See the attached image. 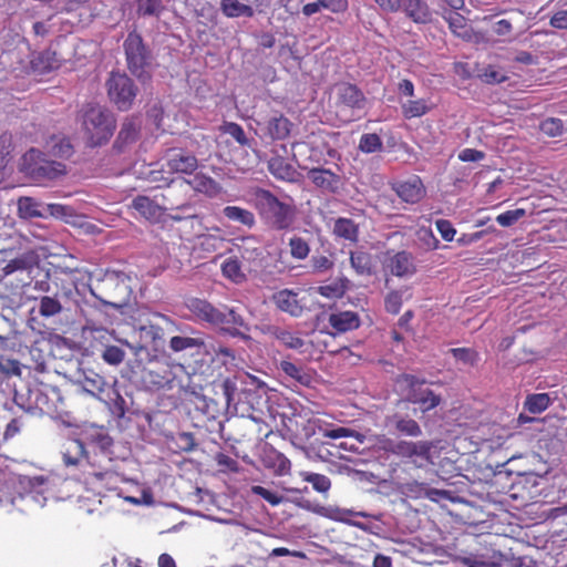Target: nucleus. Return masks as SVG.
<instances>
[{
	"label": "nucleus",
	"mask_w": 567,
	"mask_h": 567,
	"mask_svg": "<svg viewBox=\"0 0 567 567\" xmlns=\"http://www.w3.org/2000/svg\"><path fill=\"white\" fill-rule=\"evenodd\" d=\"M184 305L195 320L220 327L231 337L249 338L246 334L249 331V324L235 308L228 306L217 308L208 300L197 297L186 298Z\"/></svg>",
	"instance_id": "f257e3e1"
},
{
	"label": "nucleus",
	"mask_w": 567,
	"mask_h": 567,
	"mask_svg": "<svg viewBox=\"0 0 567 567\" xmlns=\"http://www.w3.org/2000/svg\"><path fill=\"white\" fill-rule=\"evenodd\" d=\"M254 206L261 221L271 230L284 231L292 228L298 209L292 200H280L270 190L257 187L254 193Z\"/></svg>",
	"instance_id": "f03ea898"
},
{
	"label": "nucleus",
	"mask_w": 567,
	"mask_h": 567,
	"mask_svg": "<svg viewBox=\"0 0 567 567\" xmlns=\"http://www.w3.org/2000/svg\"><path fill=\"white\" fill-rule=\"evenodd\" d=\"M82 124L91 146L106 143L114 133L115 117L99 104H87L83 110Z\"/></svg>",
	"instance_id": "7ed1b4c3"
},
{
	"label": "nucleus",
	"mask_w": 567,
	"mask_h": 567,
	"mask_svg": "<svg viewBox=\"0 0 567 567\" xmlns=\"http://www.w3.org/2000/svg\"><path fill=\"white\" fill-rule=\"evenodd\" d=\"M22 172L38 184L55 181L66 174V166L48 159L39 150L31 148L22 157Z\"/></svg>",
	"instance_id": "20e7f679"
},
{
	"label": "nucleus",
	"mask_w": 567,
	"mask_h": 567,
	"mask_svg": "<svg viewBox=\"0 0 567 567\" xmlns=\"http://www.w3.org/2000/svg\"><path fill=\"white\" fill-rule=\"evenodd\" d=\"M395 384L399 386L401 394L405 396L401 401L406 402L408 405L410 403L419 404L424 413L435 409L441 403L440 395L429 388H423L424 379L403 373L395 378Z\"/></svg>",
	"instance_id": "39448f33"
},
{
	"label": "nucleus",
	"mask_w": 567,
	"mask_h": 567,
	"mask_svg": "<svg viewBox=\"0 0 567 567\" xmlns=\"http://www.w3.org/2000/svg\"><path fill=\"white\" fill-rule=\"evenodd\" d=\"M126 64L130 72L138 79L146 74L151 64L152 53L143 38L135 30L131 31L123 43Z\"/></svg>",
	"instance_id": "423d86ee"
},
{
	"label": "nucleus",
	"mask_w": 567,
	"mask_h": 567,
	"mask_svg": "<svg viewBox=\"0 0 567 567\" xmlns=\"http://www.w3.org/2000/svg\"><path fill=\"white\" fill-rule=\"evenodd\" d=\"M158 196L165 212H188L194 207L190 187L186 178L169 181Z\"/></svg>",
	"instance_id": "0eeeda50"
},
{
	"label": "nucleus",
	"mask_w": 567,
	"mask_h": 567,
	"mask_svg": "<svg viewBox=\"0 0 567 567\" xmlns=\"http://www.w3.org/2000/svg\"><path fill=\"white\" fill-rule=\"evenodd\" d=\"M110 100L120 111H127L132 107L137 94V87L133 80L124 73L112 72L106 81Z\"/></svg>",
	"instance_id": "6e6552de"
},
{
	"label": "nucleus",
	"mask_w": 567,
	"mask_h": 567,
	"mask_svg": "<svg viewBox=\"0 0 567 567\" xmlns=\"http://www.w3.org/2000/svg\"><path fill=\"white\" fill-rule=\"evenodd\" d=\"M395 406V411L385 416V426L390 427L399 435L410 437L421 436V425L410 414V410H412L413 414H416V409H410V405L404 401H398Z\"/></svg>",
	"instance_id": "1a4fd4ad"
},
{
	"label": "nucleus",
	"mask_w": 567,
	"mask_h": 567,
	"mask_svg": "<svg viewBox=\"0 0 567 567\" xmlns=\"http://www.w3.org/2000/svg\"><path fill=\"white\" fill-rule=\"evenodd\" d=\"M432 447L433 445L429 441H399L392 447V453L410 458L415 466L422 467L431 461Z\"/></svg>",
	"instance_id": "9d476101"
},
{
	"label": "nucleus",
	"mask_w": 567,
	"mask_h": 567,
	"mask_svg": "<svg viewBox=\"0 0 567 567\" xmlns=\"http://www.w3.org/2000/svg\"><path fill=\"white\" fill-rule=\"evenodd\" d=\"M131 207L152 224H159L166 220L165 207H163L158 194H155L153 197L137 195L133 198Z\"/></svg>",
	"instance_id": "9b49d317"
},
{
	"label": "nucleus",
	"mask_w": 567,
	"mask_h": 567,
	"mask_svg": "<svg viewBox=\"0 0 567 567\" xmlns=\"http://www.w3.org/2000/svg\"><path fill=\"white\" fill-rule=\"evenodd\" d=\"M164 161V166H166L169 174L192 175L198 168L197 157L181 148L168 150Z\"/></svg>",
	"instance_id": "f8f14e48"
},
{
	"label": "nucleus",
	"mask_w": 567,
	"mask_h": 567,
	"mask_svg": "<svg viewBox=\"0 0 567 567\" xmlns=\"http://www.w3.org/2000/svg\"><path fill=\"white\" fill-rule=\"evenodd\" d=\"M307 169V178L321 192L337 194L342 187L340 174L323 167H303Z\"/></svg>",
	"instance_id": "ddd939ff"
},
{
	"label": "nucleus",
	"mask_w": 567,
	"mask_h": 567,
	"mask_svg": "<svg viewBox=\"0 0 567 567\" xmlns=\"http://www.w3.org/2000/svg\"><path fill=\"white\" fill-rule=\"evenodd\" d=\"M182 365L163 362L144 373V382L152 389H173L177 378L175 370Z\"/></svg>",
	"instance_id": "4468645a"
},
{
	"label": "nucleus",
	"mask_w": 567,
	"mask_h": 567,
	"mask_svg": "<svg viewBox=\"0 0 567 567\" xmlns=\"http://www.w3.org/2000/svg\"><path fill=\"white\" fill-rule=\"evenodd\" d=\"M386 256L384 267L391 275L409 277L416 272V265L411 252L401 250L390 255V251H388Z\"/></svg>",
	"instance_id": "2eb2a0df"
},
{
	"label": "nucleus",
	"mask_w": 567,
	"mask_h": 567,
	"mask_svg": "<svg viewBox=\"0 0 567 567\" xmlns=\"http://www.w3.org/2000/svg\"><path fill=\"white\" fill-rule=\"evenodd\" d=\"M56 280H60L62 282V290H61V292H55L54 296H52V297L43 296L40 299L39 313L42 317L49 318V317L59 315L63 309L59 298L60 297L70 298L72 296L73 289L76 288L75 282L73 280H70L68 286L63 285V282L65 281L63 278L55 277L53 282L58 286Z\"/></svg>",
	"instance_id": "dca6fc26"
},
{
	"label": "nucleus",
	"mask_w": 567,
	"mask_h": 567,
	"mask_svg": "<svg viewBox=\"0 0 567 567\" xmlns=\"http://www.w3.org/2000/svg\"><path fill=\"white\" fill-rule=\"evenodd\" d=\"M392 189L403 202L409 204L419 203L425 196V187L417 175H413L406 181L394 183Z\"/></svg>",
	"instance_id": "f3484780"
},
{
	"label": "nucleus",
	"mask_w": 567,
	"mask_h": 567,
	"mask_svg": "<svg viewBox=\"0 0 567 567\" xmlns=\"http://www.w3.org/2000/svg\"><path fill=\"white\" fill-rule=\"evenodd\" d=\"M271 301L277 309L290 315L291 317H300L305 307L298 298V292L291 289H281L271 296Z\"/></svg>",
	"instance_id": "a211bd4d"
},
{
	"label": "nucleus",
	"mask_w": 567,
	"mask_h": 567,
	"mask_svg": "<svg viewBox=\"0 0 567 567\" xmlns=\"http://www.w3.org/2000/svg\"><path fill=\"white\" fill-rule=\"evenodd\" d=\"M64 207L59 204H51L44 208L32 197H21L18 200L19 216L24 219L43 217L45 214L44 210L49 212L51 215H55L61 213Z\"/></svg>",
	"instance_id": "6ab92c4d"
},
{
	"label": "nucleus",
	"mask_w": 567,
	"mask_h": 567,
	"mask_svg": "<svg viewBox=\"0 0 567 567\" xmlns=\"http://www.w3.org/2000/svg\"><path fill=\"white\" fill-rule=\"evenodd\" d=\"M262 465L276 476H285L290 473L291 462L285 454L274 447L266 449L261 456Z\"/></svg>",
	"instance_id": "aec40b11"
},
{
	"label": "nucleus",
	"mask_w": 567,
	"mask_h": 567,
	"mask_svg": "<svg viewBox=\"0 0 567 567\" xmlns=\"http://www.w3.org/2000/svg\"><path fill=\"white\" fill-rule=\"evenodd\" d=\"M155 318L158 320L157 322H152L147 326H142L140 328V331L142 337H145L154 344H157L158 341L164 340L165 330H174L175 322L169 317L162 313H157Z\"/></svg>",
	"instance_id": "412c9836"
},
{
	"label": "nucleus",
	"mask_w": 567,
	"mask_h": 567,
	"mask_svg": "<svg viewBox=\"0 0 567 567\" xmlns=\"http://www.w3.org/2000/svg\"><path fill=\"white\" fill-rule=\"evenodd\" d=\"M401 9L414 23L426 24L432 21V11L424 0H401Z\"/></svg>",
	"instance_id": "4be33fe9"
},
{
	"label": "nucleus",
	"mask_w": 567,
	"mask_h": 567,
	"mask_svg": "<svg viewBox=\"0 0 567 567\" xmlns=\"http://www.w3.org/2000/svg\"><path fill=\"white\" fill-rule=\"evenodd\" d=\"M328 322L333 329V333H344L355 330L360 327L359 315L354 311H337L329 315Z\"/></svg>",
	"instance_id": "5701e85b"
},
{
	"label": "nucleus",
	"mask_w": 567,
	"mask_h": 567,
	"mask_svg": "<svg viewBox=\"0 0 567 567\" xmlns=\"http://www.w3.org/2000/svg\"><path fill=\"white\" fill-rule=\"evenodd\" d=\"M262 333L278 340L288 349H301L305 346V341L297 333H293L279 326L267 324L261 329Z\"/></svg>",
	"instance_id": "b1692460"
},
{
	"label": "nucleus",
	"mask_w": 567,
	"mask_h": 567,
	"mask_svg": "<svg viewBox=\"0 0 567 567\" xmlns=\"http://www.w3.org/2000/svg\"><path fill=\"white\" fill-rule=\"evenodd\" d=\"M293 127L292 122L281 113H275L266 123V133L272 141L286 140Z\"/></svg>",
	"instance_id": "393cba45"
},
{
	"label": "nucleus",
	"mask_w": 567,
	"mask_h": 567,
	"mask_svg": "<svg viewBox=\"0 0 567 567\" xmlns=\"http://www.w3.org/2000/svg\"><path fill=\"white\" fill-rule=\"evenodd\" d=\"M350 265L358 276L370 277L375 271L373 256L362 248L350 252Z\"/></svg>",
	"instance_id": "a878e982"
},
{
	"label": "nucleus",
	"mask_w": 567,
	"mask_h": 567,
	"mask_svg": "<svg viewBox=\"0 0 567 567\" xmlns=\"http://www.w3.org/2000/svg\"><path fill=\"white\" fill-rule=\"evenodd\" d=\"M44 148L50 156L61 159H69L74 153L70 138L64 135L50 136L45 142Z\"/></svg>",
	"instance_id": "bb28decb"
},
{
	"label": "nucleus",
	"mask_w": 567,
	"mask_h": 567,
	"mask_svg": "<svg viewBox=\"0 0 567 567\" xmlns=\"http://www.w3.org/2000/svg\"><path fill=\"white\" fill-rule=\"evenodd\" d=\"M339 101L351 109H363L367 102L364 93L354 84L343 83L338 91Z\"/></svg>",
	"instance_id": "cd10ccee"
},
{
	"label": "nucleus",
	"mask_w": 567,
	"mask_h": 567,
	"mask_svg": "<svg viewBox=\"0 0 567 567\" xmlns=\"http://www.w3.org/2000/svg\"><path fill=\"white\" fill-rule=\"evenodd\" d=\"M332 234L337 238L357 244L359 241V225L347 217H339L333 223Z\"/></svg>",
	"instance_id": "c85d7f7f"
},
{
	"label": "nucleus",
	"mask_w": 567,
	"mask_h": 567,
	"mask_svg": "<svg viewBox=\"0 0 567 567\" xmlns=\"http://www.w3.org/2000/svg\"><path fill=\"white\" fill-rule=\"evenodd\" d=\"M187 182L192 195L193 193H200L208 197H216L221 190L220 185L215 179L203 174H197L192 179H187Z\"/></svg>",
	"instance_id": "c756f323"
},
{
	"label": "nucleus",
	"mask_w": 567,
	"mask_h": 567,
	"mask_svg": "<svg viewBox=\"0 0 567 567\" xmlns=\"http://www.w3.org/2000/svg\"><path fill=\"white\" fill-rule=\"evenodd\" d=\"M82 385L86 392L97 398L99 400L104 399V394L112 386L106 382L104 377L93 371L85 373Z\"/></svg>",
	"instance_id": "7c9ffc66"
},
{
	"label": "nucleus",
	"mask_w": 567,
	"mask_h": 567,
	"mask_svg": "<svg viewBox=\"0 0 567 567\" xmlns=\"http://www.w3.org/2000/svg\"><path fill=\"white\" fill-rule=\"evenodd\" d=\"M268 171L275 178L286 182L295 181L297 173L293 166L282 156L271 157L268 161Z\"/></svg>",
	"instance_id": "2f4dec72"
},
{
	"label": "nucleus",
	"mask_w": 567,
	"mask_h": 567,
	"mask_svg": "<svg viewBox=\"0 0 567 567\" xmlns=\"http://www.w3.org/2000/svg\"><path fill=\"white\" fill-rule=\"evenodd\" d=\"M31 69L39 74H47L58 68L55 52L42 51L34 55L30 62Z\"/></svg>",
	"instance_id": "473e14b6"
},
{
	"label": "nucleus",
	"mask_w": 567,
	"mask_h": 567,
	"mask_svg": "<svg viewBox=\"0 0 567 567\" xmlns=\"http://www.w3.org/2000/svg\"><path fill=\"white\" fill-rule=\"evenodd\" d=\"M449 23L450 30L458 38L463 40H471L473 30L467 23V20L457 12H450L447 17H444Z\"/></svg>",
	"instance_id": "72a5a7b5"
},
{
	"label": "nucleus",
	"mask_w": 567,
	"mask_h": 567,
	"mask_svg": "<svg viewBox=\"0 0 567 567\" xmlns=\"http://www.w3.org/2000/svg\"><path fill=\"white\" fill-rule=\"evenodd\" d=\"M279 368L287 377L301 385L309 386L312 382L311 373L306 371L302 367H299L288 360L280 361Z\"/></svg>",
	"instance_id": "f704fd0d"
},
{
	"label": "nucleus",
	"mask_w": 567,
	"mask_h": 567,
	"mask_svg": "<svg viewBox=\"0 0 567 567\" xmlns=\"http://www.w3.org/2000/svg\"><path fill=\"white\" fill-rule=\"evenodd\" d=\"M224 216L235 223L251 228L256 224V218L252 212L238 206H226L223 209Z\"/></svg>",
	"instance_id": "c9c22d12"
},
{
	"label": "nucleus",
	"mask_w": 567,
	"mask_h": 567,
	"mask_svg": "<svg viewBox=\"0 0 567 567\" xmlns=\"http://www.w3.org/2000/svg\"><path fill=\"white\" fill-rule=\"evenodd\" d=\"M220 8L223 13L228 18H252L255 14V11L250 6L244 4L238 0H221Z\"/></svg>",
	"instance_id": "e433bc0d"
},
{
	"label": "nucleus",
	"mask_w": 567,
	"mask_h": 567,
	"mask_svg": "<svg viewBox=\"0 0 567 567\" xmlns=\"http://www.w3.org/2000/svg\"><path fill=\"white\" fill-rule=\"evenodd\" d=\"M106 403L111 412L117 417H123L126 412V401L120 394V392L112 385L109 391L104 394V399H101Z\"/></svg>",
	"instance_id": "4c0bfd02"
},
{
	"label": "nucleus",
	"mask_w": 567,
	"mask_h": 567,
	"mask_svg": "<svg viewBox=\"0 0 567 567\" xmlns=\"http://www.w3.org/2000/svg\"><path fill=\"white\" fill-rule=\"evenodd\" d=\"M140 135V125L135 120L127 118L123 122L116 138V145L124 146L134 143Z\"/></svg>",
	"instance_id": "58836bf2"
},
{
	"label": "nucleus",
	"mask_w": 567,
	"mask_h": 567,
	"mask_svg": "<svg viewBox=\"0 0 567 567\" xmlns=\"http://www.w3.org/2000/svg\"><path fill=\"white\" fill-rule=\"evenodd\" d=\"M224 277L235 284H241L246 280V275L241 269V264L236 257H229L221 264Z\"/></svg>",
	"instance_id": "ea45409f"
},
{
	"label": "nucleus",
	"mask_w": 567,
	"mask_h": 567,
	"mask_svg": "<svg viewBox=\"0 0 567 567\" xmlns=\"http://www.w3.org/2000/svg\"><path fill=\"white\" fill-rule=\"evenodd\" d=\"M430 111V106L423 99L409 100L402 104V114L405 118L421 117Z\"/></svg>",
	"instance_id": "a19ab883"
},
{
	"label": "nucleus",
	"mask_w": 567,
	"mask_h": 567,
	"mask_svg": "<svg viewBox=\"0 0 567 567\" xmlns=\"http://www.w3.org/2000/svg\"><path fill=\"white\" fill-rule=\"evenodd\" d=\"M550 404V398L547 393H536L527 396L525 409L533 414L545 411Z\"/></svg>",
	"instance_id": "79ce46f5"
},
{
	"label": "nucleus",
	"mask_w": 567,
	"mask_h": 567,
	"mask_svg": "<svg viewBox=\"0 0 567 567\" xmlns=\"http://www.w3.org/2000/svg\"><path fill=\"white\" fill-rule=\"evenodd\" d=\"M205 344L200 338L175 336L169 340V348L174 352H181L187 349L200 348Z\"/></svg>",
	"instance_id": "37998d69"
},
{
	"label": "nucleus",
	"mask_w": 567,
	"mask_h": 567,
	"mask_svg": "<svg viewBox=\"0 0 567 567\" xmlns=\"http://www.w3.org/2000/svg\"><path fill=\"white\" fill-rule=\"evenodd\" d=\"M321 434L323 437L331 439V440H338L341 437H354L359 442L363 441V435L357 432L355 430L344 427V426H337V427H320Z\"/></svg>",
	"instance_id": "c03bdc74"
},
{
	"label": "nucleus",
	"mask_w": 567,
	"mask_h": 567,
	"mask_svg": "<svg viewBox=\"0 0 567 567\" xmlns=\"http://www.w3.org/2000/svg\"><path fill=\"white\" fill-rule=\"evenodd\" d=\"M300 476L305 482L310 483L313 489L319 493H327L331 487L330 478L323 474L301 472Z\"/></svg>",
	"instance_id": "a18cd8bd"
},
{
	"label": "nucleus",
	"mask_w": 567,
	"mask_h": 567,
	"mask_svg": "<svg viewBox=\"0 0 567 567\" xmlns=\"http://www.w3.org/2000/svg\"><path fill=\"white\" fill-rule=\"evenodd\" d=\"M136 12L143 17H158L164 10L163 0H135Z\"/></svg>",
	"instance_id": "49530a36"
},
{
	"label": "nucleus",
	"mask_w": 567,
	"mask_h": 567,
	"mask_svg": "<svg viewBox=\"0 0 567 567\" xmlns=\"http://www.w3.org/2000/svg\"><path fill=\"white\" fill-rule=\"evenodd\" d=\"M220 131L224 134H228L229 136H231L241 146L250 145V141L246 136L244 128L235 122H225L220 126Z\"/></svg>",
	"instance_id": "de8ad7c7"
},
{
	"label": "nucleus",
	"mask_w": 567,
	"mask_h": 567,
	"mask_svg": "<svg viewBox=\"0 0 567 567\" xmlns=\"http://www.w3.org/2000/svg\"><path fill=\"white\" fill-rule=\"evenodd\" d=\"M383 143L381 137L375 133H367L360 137L359 150L363 153L370 154L381 151Z\"/></svg>",
	"instance_id": "09e8293b"
},
{
	"label": "nucleus",
	"mask_w": 567,
	"mask_h": 567,
	"mask_svg": "<svg viewBox=\"0 0 567 567\" xmlns=\"http://www.w3.org/2000/svg\"><path fill=\"white\" fill-rule=\"evenodd\" d=\"M453 358L466 365L474 367L480 361V354L472 348H452L450 350Z\"/></svg>",
	"instance_id": "8fccbe9b"
},
{
	"label": "nucleus",
	"mask_w": 567,
	"mask_h": 567,
	"mask_svg": "<svg viewBox=\"0 0 567 567\" xmlns=\"http://www.w3.org/2000/svg\"><path fill=\"white\" fill-rule=\"evenodd\" d=\"M290 255L292 258L303 260L309 256L310 246L301 237L293 236L289 239Z\"/></svg>",
	"instance_id": "3c124183"
},
{
	"label": "nucleus",
	"mask_w": 567,
	"mask_h": 567,
	"mask_svg": "<svg viewBox=\"0 0 567 567\" xmlns=\"http://www.w3.org/2000/svg\"><path fill=\"white\" fill-rule=\"evenodd\" d=\"M84 453V446L79 440L70 443L63 453V461L66 465H76Z\"/></svg>",
	"instance_id": "603ef678"
},
{
	"label": "nucleus",
	"mask_w": 567,
	"mask_h": 567,
	"mask_svg": "<svg viewBox=\"0 0 567 567\" xmlns=\"http://www.w3.org/2000/svg\"><path fill=\"white\" fill-rule=\"evenodd\" d=\"M539 128L545 135L549 137H557L564 132V123L560 118L548 117L542 121Z\"/></svg>",
	"instance_id": "864d4df0"
},
{
	"label": "nucleus",
	"mask_w": 567,
	"mask_h": 567,
	"mask_svg": "<svg viewBox=\"0 0 567 567\" xmlns=\"http://www.w3.org/2000/svg\"><path fill=\"white\" fill-rule=\"evenodd\" d=\"M525 216H526V210L524 208H516V209L506 210V212L497 215L496 221L502 227H511Z\"/></svg>",
	"instance_id": "5fc2aeb1"
},
{
	"label": "nucleus",
	"mask_w": 567,
	"mask_h": 567,
	"mask_svg": "<svg viewBox=\"0 0 567 567\" xmlns=\"http://www.w3.org/2000/svg\"><path fill=\"white\" fill-rule=\"evenodd\" d=\"M250 492L254 495L261 497L264 501L269 503L271 506H277L280 503H282V501H284V497L281 495H279L278 493H276L271 489H268L264 486H260V485H252L250 487Z\"/></svg>",
	"instance_id": "6e6d98bb"
},
{
	"label": "nucleus",
	"mask_w": 567,
	"mask_h": 567,
	"mask_svg": "<svg viewBox=\"0 0 567 567\" xmlns=\"http://www.w3.org/2000/svg\"><path fill=\"white\" fill-rule=\"evenodd\" d=\"M102 358L109 364L118 365L123 362L125 352L117 346H107L102 353Z\"/></svg>",
	"instance_id": "4d7b16f0"
},
{
	"label": "nucleus",
	"mask_w": 567,
	"mask_h": 567,
	"mask_svg": "<svg viewBox=\"0 0 567 567\" xmlns=\"http://www.w3.org/2000/svg\"><path fill=\"white\" fill-rule=\"evenodd\" d=\"M215 461L221 472L238 473L240 470L239 463L225 453H217Z\"/></svg>",
	"instance_id": "13d9d810"
},
{
	"label": "nucleus",
	"mask_w": 567,
	"mask_h": 567,
	"mask_svg": "<svg viewBox=\"0 0 567 567\" xmlns=\"http://www.w3.org/2000/svg\"><path fill=\"white\" fill-rule=\"evenodd\" d=\"M310 262H311L312 271L316 274L327 272L328 270L332 269L334 266L333 260L330 257L324 256V255L312 256Z\"/></svg>",
	"instance_id": "bf43d9fd"
},
{
	"label": "nucleus",
	"mask_w": 567,
	"mask_h": 567,
	"mask_svg": "<svg viewBox=\"0 0 567 567\" xmlns=\"http://www.w3.org/2000/svg\"><path fill=\"white\" fill-rule=\"evenodd\" d=\"M402 292L398 290L390 291L385 297V310L389 313L398 315L402 307Z\"/></svg>",
	"instance_id": "052dcab7"
},
{
	"label": "nucleus",
	"mask_w": 567,
	"mask_h": 567,
	"mask_svg": "<svg viewBox=\"0 0 567 567\" xmlns=\"http://www.w3.org/2000/svg\"><path fill=\"white\" fill-rule=\"evenodd\" d=\"M168 169L164 164L162 165L161 169H153L148 174V179L153 183H159L157 185V188L164 189L168 185L169 181H174L175 178L169 176Z\"/></svg>",
	"instance_id": "680f3d73"
},
{
	"label": "nucleus",
	"mask_w": 567,
	"mask_h": 567,
	"mask_svg": "<svg viewBox=\"0 0 567 567\" xmlns=\"http://www.w3.org/2000/svg\"><path fill=\"white\" fill-rule=\"evenodd\" d=\"M87 482L94 484L95 482L104 483L109 487L112 483H115V473L113 471L104 472H92L87 475Z\"/></svg>",
	"instance_id": "e2e57ef3"
},
{
	"label": "nucleus",
	"mask_w": 567,
	"mask_h": 567,
	"mask_svg": "<svg viewBox=\"0 0 567 567\" xmlns=\"http://www.w3.org/2000/svg\"><path fill=\"white\" fill-rule=\"evenodd\" d=\"M436 229L441 234L442 238L446 241L453 240L455 236V229L450 220L439 219L435 223Z\"/></svg>",
	"instance_id": "0e129e2a"
},
{
	"label": "nucleus",
	"mask_w": 567,
	"mask_h": 567,
	"mask_svg": "<svg viewBox=\"0 0 567 567\" xmlns=\"http://www.w3.org/2000/svg\"><path fill=\"white\" fill-rule=\"evenodd\" d=\"M323 9L331 11L332 13H343L348 10V0H320Z\"/></svg>",
	"instance_id": "69168bd1"
},
{
	"label": "nucleus",
	"mask_w": 567,
	"mask_h": 567,
	"mask_svg": "<svg viewBox=\"0 0 567 567\" xmlns=\"http://www.w3.org/2000/svg\"><path fill=\"white\" fill-rule=\"evenodd\" d=\"M343 291V287L339 284L323 285L318 287V293L326 298L341 297Z\"/></svg>",
	"instance_id": "338daca9"
},
{
	"label": "nucleus",
	"mask_w": 567,
	"mask_h": 567,
	"mask_svg": "<svg viewBox=\"0 0 567 567\" xmlns=\"http://www.w3.org/2000/svg\"><path fill=\"white\" fill-rule=\"evenodd\" d=\"M549 25L559 30L567 29V9L555 12L549 20Z\"/></svg>",
	"instance_id": "774afa93"
}]
</instances>
